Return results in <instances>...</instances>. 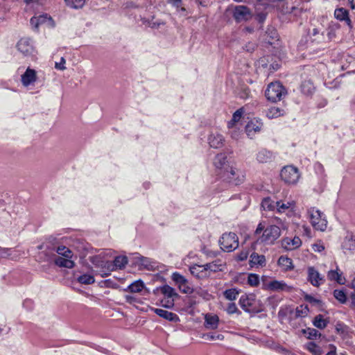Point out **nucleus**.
I'll use <instances>...</instances> for the list:
<instances>
[{"label":"nucleus","mask_w":355,"mask_h":355,"mask_svg":"<svg viewBox=\"0 0 355 355\" xmlns=\"http://www.w3.org/2000/svg\"><path fill=\"white\" fill-rule=\"evenodd\" d=\"M308 280L315 287L320 286L325 282L324 276L321 275L314 267L308 268Z\"/></svg>","instance_id":"nucleus-11"},{"label":"nucleus","mask_w":355,"mask_h":355,"mask_svg":"<svg viewBox=\"0 0 355 355\" xmlns=\"http://www.w3.org/2000/svg\"><path fill=\"white\" fill-rule=\"evenodd\" d=\"M219 178L225 182L233 185L242 184L245 179V172L234 166H230L225 170Z\"/></svg>","instance_id":"nucleus-2"},{"label":"nucleus","mask_w":355,"mask_h":355,"mask_svg":"<svg viewBox=\"0 0 355 355\" xmlns=\"http://www.w3.org/2000/svg\"><path fill=\"white\" fill-rule=\"evenodd\" d=\"M125 298L126 302L128 303H130V304L137 302L136 297H135L134 296L130 295H125Z\"/></svg>","instance_id":"nucleus-58"},{"label":"nucleus","mask_w":355,"mask_h":355,"mask_svg":"<svg viewBox=\"0 0 355 355\" xmlns=\"http://www.w3.org/2000/svg\"><path fill=\"white\" fill-rule=\"evenodd\" d=\"M334 296L341 303H345L346 302V295L342 290H335L334 291Z\"/></svg>","instance_id":"nucleus-46"},{"label":"nucleus","mask_w":355,"mask_h":355,"mask_svg":"<svg viewBox=\"0 0 355 355\" xmlns=\"http://www.w3.org/2000/svg\"><path fill=\"white\" fill-rule=\"evenodd\" d=\"M71 258H64L58 257L55 259V264L61 268H73L75 266V263L71 259Z\"/></svg>","instance_id":"nucleus-29"},{"label":"nucleus","mask_w":355,"mask_h":355,"mask_svg":"<svg viewBox=\"0 0 355 355\" xmlns=\"http://www.w3.org/2000/svg\"><path fill=\"white\" fill-rule=\"evenodd\" d=\"M319 33H320V31H319V30L318 28H313V32H312V35L313 36H315V35L319 34Z\"/></svg>","instance_id":"nucleus-63"},{"label":"nucleus","mask_w":355,"mask_h":355,"mask_svg":"<svg viewBox=\"0 0 355 355\" xmlns=\"http://www.w3.org/2000/svg\"><path fill=\"white\" fill-rule=\"evenodd\" d=\"M306 349L313 355H320L321 348L313 342H310L306 345Z\"/></svg>","instance_id":"nucleus-42"},{"label":"nucleus","mask_w":355,"mask_h":355,"mask_svg":"<svg viewBox=\"0 0 355 355\" xmlns=\"http://www.w3.org/2000/svg\"><path fill=\"white\" fill-rule=\"evenodd\" d=\"M311 223L316 230L324 232L327 227V220L322 212L311 207L308 209Z\"/></svg>","instance_id":"nucleus-3"},{"label":"nucleus","mask_w":355,"mask_h":355,"mask_svg":"<svg viewBox=\"0 0 355 355\" xmlns=\"http://www.w3.org/2000/svg\"><path fill=\"white\" fill-rule=\"evenodd\" d=\"M249 93H250V92H249V90H248V89H245V90L243 91V92L242 94H240V96H241V98H248V96H249Z\"/></svg>","instance_id":"nucleus-60"},{"label":"nucleus","mask_w":355,"mask_h":355,"mask_svg":"<svg viewBox=\"0 0 355 355\" xmlns=\"http://www.w3.org/2000/svg\"><path fill=\"white\" fill-rule=\"evenodd\" d=\"M284 110L278 107H271L266 112V116L268 119H275L285 114Z\"/></svg>","instance_id":"nucleus-32"},{"label":"nucleus","mask_w":355,"mask_h":355,"mask_svg":"<svg viewBox=\"0 0 355 355\" xmlns=\"http://www.w3.org/2000/svg\"><path fill=\"white\" fill-rule=\"evenodd\" d=\"M313 323L315 327L322 329L327 327L328 321L324 319L322 315H318L315 317Z\"/></svg>","instance_id":"nucleus-37"},{"label":"nucleus","mask_w":355,"mask_h":355,"mask_svg":"<svg viewBox=\"0 0 355 355\" xmlns=\"http://www.w3.org/2000/svg\"><path fill=\"white\" fill-rule=\"evenodd\" d=\"M17 48L19 52L26 56L32 55L34 52L33 46L31 42L30 39L28 38L21 39L17 42Z\"/></svg>","instance_id":"nucleus-14"},{"label":"nucleus","mask_w":355,"mask_h":355,"mask_svg":"<svg viewBox=\"0 0 355 355\" xmlns=\"http://www.w3.org/2000/svg\"><path fill=\"white\" fill-rule=\"evenodd\" d=\"M327 278L330 281H335L339 284H345V279L342 277V272H338V267L336 270H331L327 272Z\"/></svg>","instance_id":"nucleus-28"},{"label":"nucleus","mask_w":355,"mask_h":355,"mask_svg":"<svg viewBox=\"0 0 355 355\" xmlns=\"http://www.w3.org/2000/svg\"><path fill=\"white\" fill-rule=\"evenodd\" d=\"M309 309L307 305L302 304L297 306L295 309V317L304 318L309 313Z\"/></svg>","instance_id":"nucleus-40"},{"label":"nucleus","mask_w":355,"mask_h":355,"mask_svg":"<svg viewBox=\"0 0 355 355\" xmlns=\"http://www.w3.org/2000/svg\"><path fill=\"white\" fill-rule=\"evenodd\" d=\"M250 265L251 267L264 266L266 265L265 256L256 252L252 253L250 257Z\"/></svg>","instance_id":"nucleus-25"},{"label":"nucleus","mask_w":355,"mask_h":355,"mask_svg":"<svg viewBox=\"0 0 355 355\" xmlns=\"http://www.w3.org/2000/svg\"><path fill=\"white\" fill-rule=\"evenodd\" d=\"M326 355H336V350L330 351Z\"/></svg>","instance_id":"nucleus-64"},{"label":"nucleus","mask_w":355,"mask_h":355,"mask_svg":"<svg viewBox=\"0 0 355 355\" xmlns=\"http://www.w3.org/2000/svg\"><path fill=\"white\" fill-rule=\"evenodd\" d=\"M213 164L217 170V175L218 176H220L227 168L230 167L227 164V156L225 153L217 154L214 159Z\"/></svg>","instance_id":"nucleus-12"},{"label":"nucleus","mask_w":355,"mask_h":355,"mask_svg":"<svg viewBox=\"0 0 355 355\" xmlns=\"http://www.w3.org/2000/svg\"><path fill=\"white\" fill-rule=\"evenodd\" d=\"M267 288L272 291H291L293 286L286 284L283 281L272 280L267 284Z\"/></svg>","instance_id":"nucleus-16"},{"label":"nucleus","mask_w":355,"mask_h":355,"mask_svg":"<svg viewBox=\"0 0 355 355\" xmlns=\"http://www.w3.org/2000/svg\"><path fill=\"white\" fill-rule=\"evenodd\" d=\"M278 265L283 270L287 271L293 268L292 259L284 256H281L278 259Z\"/></svg>","instance_id":"nucleus-31"},{"label":"nucleus","mask_w":355,"mask_h":355,"mask_svg":"<svg viewBox=\"0 0 355 355\" xmlns=\"http://www.w3.org/2000/svg\"><path fill=\"white\" fill-rule=\"evenodd\" d=\"M144 282L139 279L130 284L125 291H129L131 293H139L144 288Z\"/></svg>","instance_id":"nucleus-34"},{"label":"nucleus","mask_w":355,"mask_h":355,"mask_svg":"<svg viewBox=\"0 0 355 355\" xmlns=\"http://www.w3.org/2000/svg\"><path fill=\"white\" fill-rule=\"evenodd\" d=\"M247 51H252L254 49V44H248V45L246 46Z\"/></svg>","instance_id":"nucleus-61"},{"label":"nucleus","mask_w":355,"mask_h":355,"mask_svg":"<svg viewBox=\"0 0 355 355\" xmlns=\"http://www.w3.org/2000/svg\"><path fill=\"white\" fill-rule=\"evenodd\" d=\"M205 265H193L189 267L191 273L198 279L207 277L209 274L205 270Z\"/></svg>","instance_id":"nucleus-22"},{"label":"nucleus","mask_w":355,"mask_h":355,"mask_svg":"<svg viewBox=\"0 0 355 355\" xmlns=\"http://www.w3.org/2000/svg\"><path fill=\"white\" fill-rule=\"evenodd\" d=\"M305 300L310 302V303H312V304H320V300H317L315 298H314L313 297H312L311 295H306L305 296Z\"/></svg>","instance_id":"nucleus-55"},{"label":"nucleus","mask_w":355,"mask_h":355,"mask_svg":"<svg viewBox=\"0 0 355 355\" xmlns=\"http://www.w3.org/2000/svg\"><path fill=\"white\" fill-rule=\"evenodd\" d=\"M233 17L237 22L246 21L252 19V13L245 6H236L233 10Z\"/></svg>","instance_id":"nucleus-7"},{"label":"nucleus","mask_w":355,"mask_h":355,"mask_svg":"<svg viewBox=\"0 0 355 355\" xmlns=\"http://www.w3.org/2000/svg\"><path fill=\"white\" fill-rule=\"evenodd\" d=\"M162 305L165 308L171 309L174 306V299L164 298L162 300Z\"/></svg>","instance_id":"nucleus-48"},{"label":"nucleus","mask_w":355,"mask_h":355,"mask_svg":"<svg viewBox=\"0 0 355 355\" xmlns=\"http://www.w3.org/2000/svg\"><path fill=\"white\" fill-rule=\"evenodd\" d=\"M232 130L230 132L231 137L234 139L238 140L241 135V131L239 130H237L236 127L234 128H231Z\"/></svg>","instance_id":"nucleus-50"},{"label":"nucleus","mask_w":355,"mask_h":355,"mask_svg":"<svg viewBox=\"0 0 355 355\" xmlns=\"http://www.w3.org/2000/svg\"><path fill=\"white\" fill-rule=\"evenodd\" d=\"M334 16L338 20L345 21L349 26H351V20L349 17V12L346 9L343 8L336 9L334 11Z\"/></svg>","instance_id":"nucleus-27"},{"label":"nucleus","mask_w":355,"mask_h":355,"mask_svg":"<svg viewBox=\"0 0 355 355\" xmlns=\"http://www.w3.org/2000/svg\"><path fill=\"white\" fill-rule=\"evenodd\" d=\"M225 139L218 132H211L208 137V143L211 148H219L223 146Z\"/></svg>","instance_id":"nucleus-17"},{"label":"nucleus","mask_w":355,"mask_h":355,"mask_svg":"<svg viewBox=\"0 0 355 355\" xmlns=\"http://www.w3.org/2000/svg\"><path fill=\"white\" fill-rule=\"evenodd\" d=\"M304 333L307 335L309 339H315L318 336H320V334L318 330L313 328H307L304 330Z\"/></svg>","instance_id":"nucleus-44"},{"label":"nucleus","mask_w":355,"mask_h":355,"mask_svg":"<svg viewBox=\"0 0 355 355\" xmlns=\"http://www.w3.org/2000/svg\"><path fill=\"white\" fill-rule=\"evenodd\" d=\"M161 293L164 295V298L174 299L178 296V293L175 291L174 288L168 285H164L160 288Z\"/></svg>","instance_id":"nucleus-33"},{"label":"nucleus","mask_w":355,"mask_h":355,"mask_svg":"<svg viewBox=\"0 0 355 355\" xmlns=\"http://www.w3.org/2000/svg\"><path fill=\"white\" fill-rule=\"evenodd\" d=\"M347 326L342 322H338L336 325V330L338 333L343 334L346 331Z\"/></svg>","instance_id":"nucleus-53"},{"label":"nucleus","mask_w":355,"mask_h":355,"mask_svg":"<svg viewBox=\"0 0 355 355\" xmlns=\"http://www.w3.org/2000/svg\"><path fill=\"white\" fill-rule=\"evenodd\" d=\"M31 24L35 28H38L40 25L46 24L48 27L53 28L55 26V23L53 19L47 14L41 15L37 17H33L31 19Z\"/></svg>","instance_id":"nucleus-10"},{"label":"nucleus","mask_w":355,"mask_h":355,"mask_svg":"<svg viewBox=\"0 0 355 355\" xmlns=\"http://www.w3.org/2000/svg\"><path fill=\"white\" fill-rule=\"evenodd\" d=\"M128 263V258L125 256L116 257L113 263L108 266V268L111 270L123 268Z\"/></svg>","instance_id":"nucleus-23"},{"label":"nucleus","mask_w":355,"mask_h":355,"mask_svg":"<svg viewBox=\"0 0 355 355\" xmlns=\"http://www.w3.org/2000/svg\"><path fill=\"white\" fill-rule=\"evenodd\" d=\"M243 113V112L242 109L237 110L233 114L232 119H231V121L228 122L227 127L229 128H234V127H236V123H238L241 120Z\"/></svg>","instance_id":"nucleus-35"},{"label":"nucleus","mask_w":355,"mask_h":355,"mask_svg":"<svg viewBox=\"0 0 355 355\" xmlns=\"http://www.w3.org/2000/svg\"><path fill=\"white\" fill-rule=\"evenodd\" d=\"M56 252L64 258H72V251L64 245H60L56 249Z\"/></svg>","instance_id":"nucleus-38"},{"label":"nucleus","mask_w":355,"mask_h":355,"mask_svg":"<svg viewBox=\"0 0 355 355\" xmlns=\"http://www.w3.org/2000/svg\"><path fill=\"white\" fill-rule=\"evenodd\" d=\"M205 336L207 339H209V340H222L224 338V336L222 334H207Z\"/></svg>","instance_id":"nucleus-51"},{"label":"nucleus","mask_w":355,"mask_h":355,"mask_svg":"<svg viewBox=\"0 0 355 355\" xmlns=\"http://www.w3.org/2000/svg\"><path fill=\"white\" fill-rule=\"evenodd\" d=\"M248 253L247 252H242L238 255V259L240 261H243L247 259Z\"/></svg>","instance_id":"nucleus-59"},{"label":"nucleus","mask_w":355,"mask_h":355,"mask_svg":"<svg viewBox=\"0 0 355 355\" xmlns=\"http://www.w3.org/2000/svg\"><path fill=\"white\" fill-rule=\"evenodd\" d=\"M10 250L8 248H1L0 252V257L1 258H7L10 255Z\"/></svg>","instance_id":"nucleus-57"},{"label":"nucleus","mask_w":355,"mask_h":355,"mask_svg":"<svg viewBox=\"0 0 355 355\" xmlns=\"http://www.w3.org/2000/svg\"><path fill=\"white\" fill-rule=\"evenodd\" d=\"M219 318L216 315L206 314L205 316V327L209 329L218 328Z\"/></svg>","instance_id":"nucleus-24"},{"label":"nucleus","mask_w":355,"mask_h":355,"mask_svg":"<svg viewBox=\"0 0 355 355\" xmlns=\"http://www.w3.org/2000/svg\"><path fill=\"white\" fill-rule=\"evenodd\" d=\"M219 245L222 250L232 252L239 247V238L234 232L224 233L219 239Z\"/></svg>","instance_id":"nucleus-4"},{"label":"nucleus","mask_w":355,"mask_h":355,"mask_svg":"<svg viewBox=\"0 0 355 355\" xmlns=\"http://www.w3.org/2000/svg\"><path fill=\"white\" fill-rule=\"evenodd\" d=\"M351 306L353 309H355V295H352L351 297Z\"/></svg>","instance_id":"nucleus-62"},{"label":"nucleus","mask_w":355,"mask_h":355,"mask_svg":"<svg viewBox=\"0 0 355 355\" xmlns=\"http://www.w3.org/2000/svg\"><path fill=\"white\" fill-rule=\"evenodd\" d=\"M324 245L321 241H319L312 245V249L314 252H322L324 250Z\"/></svg>","instance_id":"nucleus-49"},{"label":"nucleus","mask_w":355,"mask_h":355,"mask_svg":"<svg viewBox=\"0 0 355 355\" xmlns=\"http://www.w3.org/2000/svg\"><path fill=\"white\" fill-rule=\"evenodd\" d=\"M282 245L286 250H293L302 245V241L298 236L294 238L286 237L282 240Z\"/></svg>","instance_id":"nucleus-20"},{"label":"nucleus","mask_w":355,"mask_h":355,"mask_svg":"<svg viewBox=\"0 0 355 355\" xmlns=\"http://www.w3.org/2000/svg\"><path fill=\"white\" fill-rule=\"evenodd\" d=\"M254 302L255 300L253 296L243 295L239 299V304L245 311L248 313H259L262 311V308L257 309L254 306Z\"/></svg>","instance_id":"nucleus-8"},{"label":"nucleus","mask_w":355,"mask_h":355,"mask_svg":"<svg viewBox=\"0 0 355 355\" xmlns=\"http://www.w3.org/2000/svg\"><path fill=\"white\" fill-rule=\"evenodd\" d=\"M226 266V263L221 259H216L212 262L205 264V270L210 275V272H216L219 271H223Z\"/></svg>","instance_id":"nucleus-15"},{"label":"nucleus","mask_w":355,"mask_h":355,"mask_svg":"<svg viewBox=\"0 0 355 355\" xmlns=\"http://www.w3.org/2000/svg\"><path fill=\"white\" fill-rule=\"evenodd\" d=\"M65 1L69 7L78 9L85 5L86 0H65Z\"/></svg>","instance_id":"nucleus-43"},{"label":"nucleus","mask_w":355,"mask_h":355,"mask_svg":"<svg viewBox=\"0 0 355 355\" xmlns=\"http://www.w3.org/2000/svg\"><path fill=\"white\" fill-rule=\"evenodd\" d=\"M65 62H66L65 59L64 58H61L60 62L55 63V69H59V70L65 69H66V67L64 66Z\"/></svg>","instance_id":"nucleus-54"},{"label":"nucleus","mask_w":355,"mask_h":355,"mask_svg":"<svg viewBox=\"0 0 355 355\" xmlns=\"http://www.w3.org/2000/svg\"><path fill=\"white\" fill-rule=\"evenodd\" d=\"M248 283L252 286H257L259 284V277L257 274L251 273L248 275Z\"/></svg>","instance_id":"nucleus-45"},{"label":"nucleus","mask_w":355,"mask_h":355,"mask_svg":"<svg viewBox=\"0 0 355 355\" xmlns=\"http://www.w3.org/2000/svg\"><path fill=\"white\" fill-rule=\"evenodd\" d=\"M281 230L277 225H268L265 227L263 223H260L255 232V243L272 244L280 236Z\"/></svg>","instance_id":"nucleus-1"},{"label":"nucleus","mask_w":355,"mask_h":355,"mask_svg":"<svg viewBox=\"0 0 355 355\" xmlns=\"http://www.w3.org/2000/svg\"><path fill=\"white\" fill-rule=\"evenodd\" d=\"M277 201H273L270 198H266L262 200L261 206L265 210L274 211L277 209Z\"/></svg>","instance_id":"nucleus-36"},{"label":"nucleus","mask_w":355,"mask_h":355,"mask_svg":"<svg viewBox=\"0 0 355 355\" xmlns=\"http://www.w3.org/2000/svg\"><path fill=\"white\" fill-rule=\"evenodd\" d=\"M341 246L345 254L352 253L355 250V235L348 233L345 236Z\"/></svg>","instance_id":"nucleus-18"},{"label":"nucleus","mask_w":355,"mask_h":355,"mask_svg":"<svg viewBox=\"0 0 355 355\" xmlns=\"http://www.w3.org/2000/svg\"><path fill=\"white\" fill-rule=\"evenodd\" d=\"M286 94L285 88L279 82L269 84L265 92L266 98L272 102L280 101Z\"/></svg>","instance_id":"nucleus-5"},{"label":"nucleus","mask_w":355,"mask_h":355,"mask_svg":"<svg viewBox=\"0 0 355 355\" xmlns=\"http://www.w3.org/2000/svg\"><path fill=\"white\" fill-rule=\"evenodd\" d=\"M36 79V71L30 68H28L25 73L21 76V83L23 85L26 87L35 83Z\"/></svg>","instance_id":"nucleus-21"},{"label":"nucleus","mask_w":355,"mask_h":355,"mask_svg":"<svg viewBox=\"0 0 355 355\" xmlns=\"http://www.w3.org/2000/svg\"><path fill=\"white\" fill-rule=\"evenodd\" d=\"M238 311L237 306L235 303H230L227 307V312L229 314H233Z\"/></svg>","instance_id":"nucleus-52"},{"label":"nucleus","mask_w":355,"mask_h":355,"mask_svg":"<svg viewBox=\"0 0 355 355\" xmlns=\"http://www.w3.org/2000/svg\"><path fill=\"white\" fill-rule=\"evenodd\" d=\"M282 180L287 184H296L300 178V173L297 167L293 166H284L280 173Z\"/></svg>","instance_id":"nucleus-6"},{"label":"nucleus","mask_w":355,"mask_h":355,"mask_svg":"<svg viewBox=\"0 0 355 355\" xmlns=\"http://www.w3.org/2000/svg\"><path fill=\"white\" fill-rule=\"evenodd\" d=\"M172 279L178 286V288L182 293L191 294L193 292V288L189 281L183 275L178 272H174L172 275Z\"/></svg>","instance_id":"nucleus-9"},{"label":"nucleus","mask_w":355,"mask_h":355,"mask_svg":"<svg viewBox=\"0 0 355 355\" xmlns=\"http://www.w3.org/2000/svg\"><path fill=\"white\" fill-rule=\"evenodd\" d=\"M274 159L272 152L266 150H260L257 155V159L260 163H267L271 162Z\"/></svg>","instance_id":"nucleus-26"},{"label":"nucleus","mask_w":355,"mask_h":355,"mask_svg":"<svg viewBox=\"0 0 355 355\" xmlns=\"http://www.w3.org/2000/svg\"><path fill=\"white\" fill-rule=\"evenodd\" d=\"M240 291L236 288H230L225 291L224 297L228 300H234L239 295Z\"/></svg>","instance_id":"nucleus-39"},{"label":"nucleus","mask_w":355,"mask_h":355,"mask_svg":"<svg viewBox=\"0 0 355 355\" xmlns=\"http://www.w3.org/2000/svg\"><path fill=\"white\" fill-rule=\"evenodd\" d=\"M263 128L261 120L254 119L250 121L245 125V132L248 137L252 139L256 134L259 133Z\"/></svg>","instance_id":"nucleus-13"},{"label":"nucleus","mask_w":355,"mask_h":355,"mask_svg":"<svg viewBox=\"0 0 355 355\" xmlns=\"http://www.w3.org/2000/svg\"><path fill=\"white\" fill-rule=\"evenodd\" d=\"M138 260V263L141 266L147 267L150 265V259L146 257H143L139 254H137V257H135Z\"/></svg>","instance_id":"nucleus-47"},{"label":"nucleus","mask_w":355,"mask_h":355,"mask_svg":"<svg viewBox=\"0 0 355 355\" xmlns=\"http://www.w3.org/2000/svg\"><path fill=\"white\" fill-rule=\"evenodd\" d=\"M78 282L83 284H92L94 283L95 279L94 276L89 274H84L78 278Z\"/></svg>","instance_id":"nucleus-41"},{"label":"nucleus","mask_w":355,"mask_h":355,"mask_svg":"<svg viewBox=\"0 0 355 355\" xmlns=\"http://www.w3.org/2000/svg\"><path fill=\"white\" fill-rule=\"evenodd\" d=\"M277 211L279 213H284L286 210L291 209H293L295 207V202L294 200L284 202L282 200L277 201Z\"/></svg>","instance_id":"nucleus-30"},{"label":"nucleus","mask_w":355,"mask_h":355,"mask_svg":"<svg viewBox=\"0 0 355 355\" xmlns=\"http://www.w3.org/2000/svg\"><path fill=\"white\" fill-rule=\"evenodd\" d=\"M152 311L159 317L173 322H180L179 316L173 312L168 311L162 309L153 308Z\"/></svg>","instance_id":"nucleus-19"},{"label":"nucleus","mask_w":355,"mask_h":355,"mask_svg":"<svg viewBox=\"0 0 355 355\" xmlns=\"http://www.w3.org/2000/svg\"><path fill=\"white\" fill-rule=\"evenodd\" d=\"M303 92H306L307 94H311L312 92V85L308 83L307 84L305 83L302 85Z\"/></svg>","instance_id":"nucleus-56"}]
</instances>
